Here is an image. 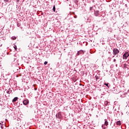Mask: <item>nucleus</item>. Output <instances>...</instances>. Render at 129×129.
<instances>
[{
  "label": "nucleus",
  "instance_id": "nucleus-1",
  "mask_svg": "<svg viewBox=\"0 0 129 129\" xmlns=\"http://www.w3.org/2000/svg\"><path fill=\"white\" fill-rule=\"evenodd\" d=\"M119 53V50L117 49V48H115L113 49V55L114 56H115V55H117Z\"/></svg>",
  "mask_w": 129,
  "mask_h": 129
},
{
  "label": "nucleus",
  "instance_id": "nucleus-2",
  "mask_svg": "<svg viewBox=\"0 0 129 129\" xmlns=\"http://www.w3.org/2000/svg\"><path fill=\"white\" fill-rule=\"evenodd\" d=\"M128 56H129V52H125L123 55V59L124 60H125V59L127 58V57H128Z\"/></svg>",
  "mask_w": 129,
  "mask_h": 129
},
{
  "label": "nucleus",
  "instance_id": "nucleus-3",
  "mask_svg": "<svg viewBox=\"0 0 129 129\" xmlns=\"http://www.w3.org/2000/svg\"><path fill=\"white\" fill-rule=\"evenodd\" d=\"M108 125V122L106 119H105V122L103 125H102V128H106V126Z\"/></svg>",
  "mask_w": 129,
  "mask_h": 129
},
{
  "label": "nucleus",
  "instance_id": "nucleus-4",
  "mask_svg": "<svg viewBox=\"0 0 129 129\" xmlns=\"http://www.w3.org/2000/svg\"><path fill=\"white\" fill-rule=\"evenodd\" d=\"M84 52H85L84 51L82 50H80L78 51L77 55L79 56L80 55H83V54H84Z\"/></svg>",
  "mask_w": 129,
  "mask_h": 129
},
{
  "label": "nucleus",
  "instance_id": "nucleus-5",
  "mask_svg": "<svg viewBox=\"0 0 129 129\" xmlns=\"http://www.w3.org/2000/svg\"><path fill=\"white\" fill-rule=\"evenodd\" d=\"M23 103L24 105H27L29 104V100H28V99L24 100L23 101Z\"/></svg>",
  "mask_w": 129,
  "mask_h": 129
},
{
  "label": "nucleus",
  "instance_id": "nucleus-6",
  "mask_svg": "<svg viewBox=\"0 0 129 129\" xmlns=\"http://www.w3.org/2000/svg\"><path fill=\"white\" fill-rule=\"evenodd\" d=\"M56 117L57 118H62V115L61 114V113L58 112L57 114H56Z\"/></svg>",
  "mask_w": 129,
  "mask_h": 129
},
{
  "label": "nucleus",
  "instance_id": "nucleus-7",
  "mask_svg": "<svg viewBox=\"0 0 129 129\" xmlns=\"http://www.w3.org/2000/svg\"><path fill=\"white\" fill-rule=\"evenodd\" d=\"M94 15L96 17H98V16L99 15V11H95L94 13Z\"/></svg>",
  "mask_w": 129,
  "mask_h": 129
},
{
  "label": "nucleus",
  "instance_id": "nucleus-8",
  "mask_svg": "<svg viewBox=\"0 0 129 129\" xmlns=\"http://www.w3.org/2000/svg\"><path fill=\"white\" fill-rule=\"evenodd\" d=\"M17 100H18V97H16L13 99L12 101L13 102H16Z\"/></svg>",
  "mask_w": 129,
  "mask_h": 129
},
{
  "label": "nucleus",
  "instance_id": "nucleus-9",
  "mask_svg": "<svg viewBox=\"0 0 129 129\" xmlns=\"http://www.w3.org/2000/svg\"><path fill=\"white\" fill-rule=\"evenodd\" d=\"M116 124L117 125H120V124H121V122L120 121H118L116 122Z\"/></svg>",
  "mask_w": 129,
  "mask_h": 129
},
{
  "label": "nucleus",
  "instance_id": "nucleus-10",
  "mask_svg": "<svg viewBox=\"0 0 129 129\" xmlns=\"http://www.w3.org/2000/svg\"><path fill=\"white\" fill-rule=\"evenodd\" d=\"M7 93H8V94H11L12 91H7Z\"/></svg>",
  "mask_w": 129,
  "mask_h": 129
},
{
  "label": "nucleus",
  "instance_id": "nucleus-11",
  "mask_svg": "<svg viewBox=\"0 0 129 129\" xmlns=\"http://www.w3.org/2000/svg\"><path fill=\"white\" fill-rule=\"evenodd\" d=\"M95 78H96V80H98V79H99V76H96Z\"/></svg>",
  "mask_w": 129,
  "mask_h": 129
},
{
  "label": "nucleus",
  "instance_id": "nucleus-12",
  "mask_svg": "<svg viewBox=\"0 0 129 129\" xmlns=\"http://www.w3.org/2000/svg\"><path fill=\"white\" fill-rule=\"evenodd\" d=\"M9 1L10 0H4V3L6 4H7V3H9Z\"/></svg>",
  "mask_w": 129,
  "mask_h": 129
},
{
  "label": "nucleus",
  "instance_id": "nucleus-13",
  "mask_svg": "<svg viewBox=\"0 0 129 129\" xmlns=\"http://www.w3.org/2000/svg\"><path fill=\"white\" fill-rule=\"evenodd\" d=\"M108 32H112V29H111V28H109V29H108Z\"/></svg>",
  "mask_w": 129,
  "mask_h": 129
},
{
  "label": "nucleus",
  "instance_id": "nucleus-14",
  "mask_svg": "<svg viewBox=\"0 0 129 129\" xmlns=\"http://www.w3.org/2000/svg\"><path fill=\"white\" fill-rule=\"evenodd\" d=\"M55 10H56V8L55 7V5H54L53 7V12H55Z\"/></svg>",
  "mask_w": 129,
  "mask_h": 129
},
{
  "label": "nucleus",
  "instance_id": "nucleus-15",
  "mask_svg": "<svg viewBox=\"0 0 129 129\" xmlns=\"http://www.w3.org/2000/svg\"><path fill=\"white\" fill-rule=\"evenodd\" d=\"M104 85H105L106 86H107L108 88H109V87L108 86V83H105V84H104Z\"/></svg>",
  "mask_w": 129,
  "mask_h": 129
},
{
  "label": "nucleus",
  "instance_id": "nucleus-16",
  "mask_svg": "<svg viewBox=\"0 0 129 129\" xmlns=\"http://www.w3.org/2000/svg\"><path fill=\"white\" fill-rule=\"evenodd\" d=\"M17 27H20L21 26V24L19 22H17Z\"/></svg>",
  "mask_w": 129,
  "mask_h": 129
},
{
  "label": "nucleus",
  "instance_id": "nucleus-17",
  "mask_svg": "<svg viewBox=\"0 0 129 129\" xmlns=\"http://www.w3.org/2000/svg\"><path fill=\"white\" fill-rule=\"evenodd\" d=\"M12 40H16V39H17V38L16 37H12Z\"/></svg>",
  "mask_w": 129,
  "mask_h": 129
},
{
  "label": "nucleus",
  "instance_id": "nucleus-18",
  "mask_svg": "<svg viewBox=\"0 0 129 129\" xmlns=\"http://www.w3.org/2000/svg\"><path fill=\"white\" fill-rule=\"evenodd\" d=\"M44 64V65H47V64H48V61H45Z\"/></svg>",
  "mask_w": 129,
  "mask_h": 129
},
{
  "label": "nucleus",
  "instance_id": "nucleus-19",
  "mask_svg": "<svg viewBox=\"0 0 129 129\" xmlns=\"http://www.w3.org/2000/svg\"><path fill=\"white\" fill-rule=\"evenodd\" d=\"M14 49H15V50H17V45H15L14 47Z\"/></svg>",
  "mask_w": 129,
  "mask_h": 129
},
{
  "label": "nucleus",
  "instance_id": "nucleus-20",
  "mask_svg": "<svg viewBox=\"0 0 129 129\" xmlns=\"http://www.w3.org/2000/svg\"><path fill=\"white\" fill-rule=\"evenodd\" d=\"M92 8H93V7H90V11H92Z\"/></svg>",
  "mask_w": 129,
  "mask_h": 129
},
{
  "label": "nucleus",
  "instance_id": "nucleus-21",
  "mask_svg": "<svg viewBox=\"0 0 129 129\" xmlns=\"http://www.w3.org/2000/svg\"><path fill=\"white\" fill-rule=\"evenodd\" d=\"M124 68L126 67V64H124Z\"/></svg>",
  "mask_w": 129,
  "mask_h": 129
},
{
  "label": "nucleus",
  "instance_id": "nucleus-22",
  "mask_svg": "<svg viewBox=\"0 0 129 129\" xmlns=\"http://www.w3.org/2000/svg\"><path fill=\"white\" fill-rule=\"evenodd\" d=\"M113 61V62H115V61H116V59H114Z\"/></svg>",
  "mask_w": 129,
  "mask_h": 129
},
{
  "label": "nucleus",
  "instance_id": "nucleus-23",
  "mask_svg": "<svg viewBox=\"0 0 129 129\" xmlns=\"http://www.w3.org/2000/svg\"><path fill=\"white\" fill-rule=\"evenodd\" d=\"M2 128H4V127L3 126H1Z\"/></svg>",
  "mask_w": 129,
  "mask_h": 129
},
{
  "label": "nucleus",
  "instance_id": "nucleus-24",
  "mask_svg": "<svg viewBox=\"0 0 129 129\" xmlns=\"http://www.w3.org/2000/svg\"><path fill=\"white\" fill-rule=\"evenodd\" d=\"M8 91H10V89H9Z\"/></svg>",
  "mask_w": 129,
  "mask_h": 129
},
{
  "label": "nucleus",
  "instance_id": "nucleus-25",
  "mask_svg": "<svg viewBox=\"0 0 129 129\" xmlns=\"http://www.w3.org/2000/svg\"><path fill=\"white\" fill-rule=\"evenodd\" d=\"M7 120H8V119H6V121H7Z\"/></svg>",
  "mask_w": 129,
  "mask_h": 129
},
{
  "label": "nucleus",
  "instance_id": "nucleus-26",
  "mask_svg": "<svg viewBox=\"0 0 129 129\" xmlns=\"http://www.w3.org/2000/svg\"><path fill=\"white\" fill-rule=\"evenodd\" d=\"M19 1H20V0H17V2H19Z\"/></svg>",
  "mask_w": 129,
  "mask_h": 129
}]
</instances>
